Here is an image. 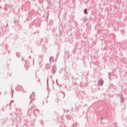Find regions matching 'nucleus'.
Wrapping results in <instances>:
<instances>
[{"label": "nucleus", "mask_w": 127, "mask_h": 127, "mask_svg": "<svg viewBox=\"0 0 127 127\" xmlns=\"http://www.w3.org/2000/svg\"><path fill=\"white\" fill-rule=\"evenodd\" d=\"M87 9H84V13H85V14H87Z\"/></svg>", "instance_id": "1"}]
</instances>
